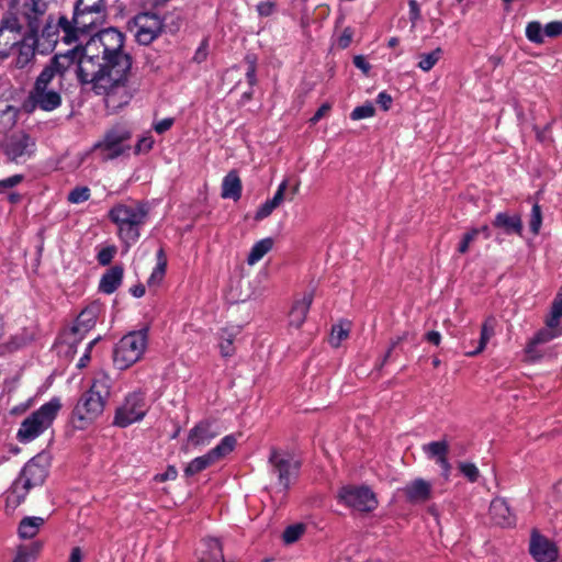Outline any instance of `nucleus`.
<instances>
[{
  "instance_id": "1",
  "label": "nucleus",
  "mask_w": 562,
  "mask_h": 562,
  "mask_svg": "<svg viewBox=\"0 0 562 562\" xmlns=\"http://www.w3.org/2000/svg\"><path fill=\"white\" fill-rule=\"evenodd\" d=\"M123 47L124 35L116 29H105L87 42L76 66L80 82L92 83L93 91L103 94L113 108L131 99L126 82L132 59Z\"/></svg>"
},
{
  "instance_id": "2",
  "label": "nucleus",
  "mask_w": 562,
  "mask_h": 562,
  "mask_svg": "<svg viewBox=\"0 0 562 562\" xmlns=\"http://www.w3.org/2000/svg\"><path fill=\"white\" fill-rule=\"evenodd\" d=\"M70 63L71 58L68 55L56 56L52 63L42 70L24 103V109L27 112H33L37 108L49 112L61 104V95L55 88L54 82L58 76L57 83L60 86L63 72Z\"/></svg>"
},
{
  "instance_id": "3",
  "label": "nucleus",
  "mask_w": 562,
  "mask_h": 562,
  "mask_svg": "<svg viewBox=\"0 0 562 562\" xmlns=\"http://www.w3.org/2000/svg\"><path fill=\"white\" fill-rule=\"evenodd\" d=\"M147 217L148 209L139 202L119 203L109 211V218L117 225L119 236L127 245L138 240Z\"/></svg>"
},
{
  "instance_id": "4",
  "label": "nucleus",
  "mask_w": 562,
  "mask_h": 562,
  "mask_svg": "<svg viewBox=\"0 0 562 562\" xmlns=\"http://www.w3.org/2000/svg\"><path fill=\"white\" fill-rule=\"evenodd\" d=\"M61 407L58 398H53L30 414L20 425L16 438L21 442H30L48 429Z\"/></svg>"
},
{
  "instance_id": "5",
  "label": "nucleus",
  "mask_w": 562,
  "mask_h": 562,
  "mask_svg": "<svg viewBox=\"0 0 562 562\" xmlns=\"http://www.w3.org/2000/svg\"><path fill=\"white\" fill-rule=\"evenodd\" d=\"M148 344V329L131 331L123 336L113 350V363L125 370L137 362L144 355Z\"/></svg>"
},
{
  "instance_id": "6",
  "label": "nucleus",
  "mask_w": 562,
  "mask_h": 562,
  "mask_svg": "<svg viewBox=\"0 0 562 562\" xmlns=\"http://www.w3.org/2000/svg\"><path fill=\"white\" fill-rule=\"evenodd\" d=\"M106 12L83 11L75 9L72 20L61 16L59 26L66 33V41L77 40L78 33H89L93 29L102 25L105 21Z\"/></svg>"
},
{
  "instance_id": "7",
  "label": "nucleus",
  "mask_w": 562,
  "mask_h": 562,
  "mask_svg": "<svg viewBox=\"0 0 562 562\" xmlns=\"http://www.w3.org/2000/svg\"><path fill=\"white\" fill-rule=\"evenodd\" d=\"M145 394L140 391L128 393L115 409L113 425L125 428L140 422L148 412Z\"/></svg>"
},
{
  "instance_id": "8",
  "label": "nucleus",
  "mask_w": 562,
  "mask_h": 562,
  "mask_svg": "<svg viewBox=\"0 0 562 562\" xmlns=\"http://www.w3.org/2000/svg\"><path fill=\"white\" fill-rule=\"evenodd\" d=\"M13 34V41H7L3 46H14L25 37H35L37 34H31L27 24L23 19V11L20 13V1L10 0L9 8L3 14L0 23V38L3 37L4 32Z\"/></svg>"
},
{
  "instance_id": "9",
  "label": "nucleus",
  "mask_w": 562,
  "mask_h": 562,
  "mask_svg": "<svg viewBox=\"0 0 562 562\" xmlns=\"http://www.w3.org/2000/svg\"><path fill=\"white\" fill-rule=\"evenodd\" d=\"M270 472L277 476L279 486L282 491L289 490L292 481L296 477L300 463L292 454L285 451L272 448L269 459Z\"/></svg>"
},
{
  "instance_id": "10",
  "label": "nucleus",
  "mask_w": 562,
  "mask_h": 562,
  "mask_svg": "<svg viewBox=\"0 0 562 562\" xmlns=\"http://www.w3.org/2000/svg\"><path fill=\"white\" fill-rule=\"evenodd\" d=\"M338 501L360 513H371L378 507V498L368 486L346 485L338 492Z\"/></svg>"
},
{
  "instance_id": "11",
  "label": "nucleus",
  "mask_w": 562,
  "mask_h": 562,
  "mask_svg": "<svg viewBox=\"0 0 562 562\" xmlns=\"http://www.w3.org/2000/svg\"><path fill=\"white\" fill-rule=\"evenodd\" d=\"M131 138V132L123 126H115L110 130L104 138L94 145V149L102 153L103 159H114L130 149L127 142Z\"/></svg>"
},
{
  "instance_id": "12",
  "label": "nucleus",
  "mask_w": 562,
  "mask_h": 562,
  "mask_svg": "<svg viewBox=\"0 0 562 562\" xmlns=\"http://www.w3.org/2000/svg\"><path fill=\"white\" fill-rule=\"evenodd\" d=\"M128 27L139 44L148 45L160 34L162 22L157 14L145 12L136 15Z\"/></svg>"
},
{
  "instance_id": "13",
  "label": "nucleus",
  "mask_w": 562,
  "mask_h": 562,
  "mask_svg": "<svg viewBox=\"0 0 562 562\" xmlns=\"http://www.w3.org/2000/svg\"><path fill=\"white\" fill-rule=\"evenodd\" d=\"M4 153L10 161L24 162L34 155L35 142L24 132L13 133L5 142Z\"/></svg>"
},
{
  "instance_id": "14",
  "label": "nucleus",
  "mask_w": 562,
  "mask_h": 562,
  "mask_svg": "<svg viewBox=\"0 0 562 562\" xmlns=\"http://www.w3.org/2000/svg\"><path fill=\"white\" fill-rule=\"evenodd\" d=\"M105 403L100 396H94L88 391L78 400L74 416L80 422L79 427L83 428L94 422L104 411Z\"/></svg>"
},
{
  "instance_id": "15",
  "label": "nucleus",
  "mask_w": 562,
  "mask_h": 562,
  "mask_svg": "<svg viewBox=\"0 0 562 562\" xmlns=\"http://www.w3.org/2000/svg\"><path fill=\"white\" fill-rule=\"evenodd\" d=\"M529 552L536 562H554L559 557L555 543L537 530L531 532Z\"/></svg>"
},
{
  "instance_id": "16",
  "label": "nucleus",
  "mask_w": 562,
  "mask_h": 562,
  "mask_svg": "<svg viewBox=\"0 0 562 562\" xmlns=\"http://www.w3.org/2000/svg\"><path fill=\"white\" fill-rule=\"evenodd\" d=\"M49 2L50 0H26L23 4V19L31 34L38 33Z\"/></svg>"
},
{
  "instance_id": "17",
  "label": "nucleus",
  "mask_w": 562,
  "mask_h": 562,
  "mask_svg": "<svg viewBox=\"0 0 562 562\" xmlns=\"http://www.w3.org/2000/svg\"><path fill=\"white\" fill-rule=\"evenodd\" d=\"M406 501L411 504H424L432 496V485L424 479H415L403 488Z\"/></svg>"
},
{
  "instance_id": "18",
  "label": "nucleus",
  "mask_w": 562,
  "mask_h": 562,
  "mask_svg": "<svg viewBox=\"0 0 562 562\" xmlns=\"http://www.w3.org/2000/svg\"><path fill=\"white\" fill-rule=\"evenodd\" d=\"M46 475V468L40 464L38 458H33L24 465L18 483L29 491L34 486L41 485L45 481Z\"/></svg>"
},
{
  "instance_id": "19",
  "label": "nucleus",
  "mask_w": 562,
  "mask_h": 562,
  "mask_svg": "<svg viewBox=\"0 0 562 562\" xmlns=\"http://www.w3.org/2000/svg\"><path fill=\"white\" fill-rule=\"evenodd\" d=\"M98 315L99 307L97 305H90L81 311L70 328V334L75 336L74 341L77 340L76 336H79V339H81L85 334L94 327Z\"/></svg>"
},
{
  "instance_id": "20",
  "label": "nucleus",
  "mask_w": 562,
  "mask_h": 562,
  "mask_svg": "<svg viewBox=\"0 0 562 562\" xmlns=\"http://www.w3.org/2000/svg\"><path fill=\"white\" fill-rule=\"evenodd\" d=\"M218 435L211 422L204 420L195 425L189 432L188 445L193 447L205 446Z\"/></svg>"
},
{
  "instance_id": "21",
  "label": "nucleus",
  "mask_w": 562,
  "mask_h": 562,
  "mask_svg": "<svg viewBox=\"0 0 562 562\" xmlns=\"http://www.w3.org/2000/svg\"><path fill=\"white\" fill-rule=\"evenodd\" d=\"M490 515L492 520L502 527H510L516 522V517L504 498L497 497L491 502Z\"/></svg>"
},
{
  "instance_id": "22",
  "label": "nucleus",
  "mask_w": 562,
  "mask_h": 562,
  "mask_svg": "<svg viewBox=\"0 0 562 562\" xmlns=\"http://www.w3.org/2000/svg\"><path fill=\"white\" fill-rule=\"evenodd\" d=\"M313 291L303 294L302 299L296 300L289 314V323L295 328H300L306 319L307 313L313 303Z\"/></svg>"
},
{
  "instance_id": "23",
  "label": "nucleus",
  "mask_w": 562,
  "mask_h": 562,
  "mask_svg": "<svg viewBox=\"0 0 562 562\" xmlns=\"http://www.w3.org/2000/svg\"><path fill=\"white\" fill-rule=\"evenodd\" d=\"M493 226L502 229L507 235H521L522 232V221L518 214L509 215L505 212L497 213L493 221Z\"/></svg>"
},
{
  "instance_id": "24",
  "label": "nucleus",
  "mask_w": 562,
  "mask_h": 562,
  "mask_svg": "<svg viewBox=\"0 0 562 562\" xmlns=\"http://www.w3.org/2000/svg\"><path fill=\"white\" fill-rule=\"evenodd\" d=\"M124 269L113 266L101 277L99 290L105 294H112L122 283Z\"/></svg>"
},
{
  "instance_id": "25",
  "label": "nucleus",
  "mask_w": 562,
  "mask_h": 562,
  "mask_svg": "<svg viewBox=\"0 0 562 562\" xmlns=\"http://www.w3.org/2000/svg\"><path fill=\"white\" fill-rule=\"evenodd\" d=\"M112 389V379L104 371H99L95 373L92 385L88 390L94 396H100L101 400L106 403L111 395Z\"/></svg>"
},
{
  "instance_id": "26",
  "label": "nucleus",
  "mask_w": 562,
  "mask_h": 562,
  "mask_svg": "<svg viewBox=\"0 0 562 562\" xmlns=\"http://www.w3.org/2000/svg\"><path fill=\"white\" fill-rule=\"evenodd\" d=\"M241 195V181L236 172H228L222 183V198L237 201Z\"/></svg>"
},
{
  "instance_id": "27",
  "label": "nucleus",
  "mask_w": 562,
  "mask_h": 562,
  "mask_svg": "<svg viewBox=\"0 0 562 562\" xmlns=\"http://www.w3.org/2000/svg\"><path fill=\"white\" fill-rule=\"evenodd\" d=\"M45 520L42 517L37 516H31V517H24L18 528V532L20 538L22 539H32L34 538L41 527L44 525Z\"/></svg>"
},
{
  "instance_id": "28",
  "label": "nucleus",
  "mask_w": 562,
  "mask_h": 562,
  "mask_svg": "<svg viewBox=\"0 0 562 562\" xmlns=\"http://www.w3.org/2000/svg\"><path fill=\"white\" fill-rule=\"evenodd\" d=\"M273 247V239L267 237L257 241L250 249L247 257V263L249 266L256 265L260 261Z\"/></svg>"
},
{
  "instance_id": "29",
  "label": "nucleus",
  "mask_w": 562,
  "mask_h": 562,
  "mask_svg": "<svg viewBox=\"0 0 562 562\" xmlns=\"http://www.w3.org/2000/svg\"><path fill=\"white\" fill-rule=\"evenodd\" d=\"M495 324H496V321L494 317H488L485 319V322L482 325L481 337L479 340L477 348L475 350L467 352V356L474 357V356L481 353L485 349L487 342L494 336Z\"/></svg>"
},
{
  "instance_id": "30",
  "label": "nucleus",
  "mask_w": 562,
  "mask_h": 562,
  "mask_svg": "<svg viewBox=\"0 0 562 562\" xmlns=\"http://www.w3.org/2000/svg\"><path fill=\"white\" fill-rule=\"evenodd\" d=\"M206 551L200 558V562H224L222 544L216 538L205 540Z\"/></svg>"
},
{
  "instance_id": "31",
  "label": "nucleus",
  "mask_w": 562,
  "mask_h": 562,
  "mask_svg": "<svg viewBox=\"0 0 562 562\" xmlns=\"http://www.w3.org/2000/svg\"><path fill=\"white\" fill-rule=\"evenodd\" d=\"M422 449L428 459L438 462L445 456H448L449 443L446 439H442L439 441H431L426 443L422 447Z\"/></svg>"
},
{
  "instance_id": "32",
  "label": "nucleus",
  "mask_w": 562,
  "mask_h": 562,
  "mask_svg": "<svg viewBox=\"0 0 562 562\" xmlns=\"http://www.w3.org/2000/svg\"><path fill=\"white\" fill-rule=\"evenodd\" d=\"M43 543L35 541L30 546H22L19 548L13 562H33L40 554Z\"/></svg>"
},
{
  "instance_id": "33",
  "label": "nucleus",
  "mask_w": 562,
  "mask_h": 562,
  "mask_svg": "<svg viewBox=\"0 0 562 562\" xmlns=\"http://www.w3.org/2000/svg\"><path fill=\"white\" fill-rule=\"evenodd\" d=\"M215 462L214 458L207 452L204 456L193 459L184 469L187 476H193L201 471L205 470Z\"/></svg>"
},
{
  "instance_id": "34",
  "label": "nucleus",
  "mask_w": 562,
  "mask_h": 562,
  "mask_svg": "<svg viewBox=\"0 0 562 562\" xmlns=\"http://www.w3.org/2000/svg\"><path fill=\"white\" fill-rule=\"evenodd\" d=\"M167 260L162 249L157 252V265L154 268L150 277L147 280L149 286H156L160 284L166 273Z\"/></svg>"
},
{
  "instance_id": "35",
  "label": "nucleus",
  "mask_w": 562,
  "mask_h": 562,
  "mask_svg": "<svg viewBox=\"0 0 562 562\" xmlns=\"http://www.w3.org/2000/svg\"><path fill=\"white\" fill-rule=\"evenodd\" d=\"M236 446V438L233 435L225 436L221 442L210 450L209 452L214 458L215 461L220 460L221 458L225 457L229 452L234 450Z\"/></svg>"
},
{
  "instance_id": "36",
  "label": "nucleus",
  "mask_w": 562,
  "mask_h": 562,
  "mask_svg": "<svg viewBox=\"0 0 562 562\" xmlns=\"http://www.w3.org/2000/svg\"><path fill=\"white\" fill-rule=\"evenodd\" d=\"M443 55V50L440 47L436 49L419 55L418 68L423 71H429L434 68V66L440 60Z\"/></svg>"
},
{
  "instance_id": "37",
  "label": "nucleus",
  "mask_w": 562,
  "mask_h": 562,
  "mask_svg": "<svg viewBox=\"0 0 562 562\" xmlns=\"http://www.w3.org/2000/svg\"><path fill=\"white\" fill-rule=\"evenodd\" d=\"M350 331L349 323H339L333 326L329 341L331 346L338 347L342 340L347 339Z\"/></svg>"
},
{
  "instance_id": "38",
  "label": "nucleus",
  "mask_w": 562,
  "mask_h": 562,
  "mask_svg": "<svg viewBox=\"0 0 562 562\" xmlns=\"http://www.w3.org/2000/svg\"><path fill=\"white\" fill-rule=\"evenodd\" d=\"M543 29L538 21L529 22L526 26V37L535 44H542L544 42Z\"/></svg>"
},
{
  "instance_id": "39",
  "label": "nucleus",
  "mask_w": 562,
  "mask_h": 562,
  "mask_svg": "<svg viewBox=\"0 0 562 562\" xmlns=\"http://www.w3.org/2000/svg\"><path fill=\"white\" fill-rule=\"evenodd\" d=\"M90 196H91L90 189L86 186H81V187L74 188L68 193L67 200L71 204H80V203L88 201L90 199Z\"/></svg>"
},
{
  "instance_id": "40",
  "label": "nucleus",
  "mask_w": 562,
  "mask_h": 562,
  "mask_svg": "<svg viewBox=\"0 0 562 562\" xmlns=\"http://www.w3.org/2000/svg\"><path fill=\"white\" fill-rule=\"evenodd\" d=\"M562 317V292L554 299L551 307L550 318L547 321L548 327H555Z\"/></svg>"
},
{
  "instance_id": "41",
  "label": "nucleus",
  "mask_w": 562,
  "mask_h": 562,
  "mask_svg": "<svg viewBox=\"0 0 562 562\" xmlns=\"http://www.w3.org/2000/svg\"><path fill=\"white\" fill-rule=\"evenodd\" d=\"M375 113V109L371 103H366L363 105L357 106L350 113V119L353 121H359L362 119L372 117Z\"/></svg>"
},
{
  "instance_id": "42",
  "label": "nucleus",
  "mask_w": 562,
  "mask_h": 562,
  "mask_svg": "<svg viewBox=\"0 0 562 562\" xmlns=\"http://www.w3.org/2000/svg\"><path fill=\"white\" fill-rule=\"evenodd\" d=\"M75 9L83 11H102L105 12L103 0H78Z\"/></svg>"
},
{
  "instance_id": "43",
  "label": "nucleus",
  "mask_w": 562,
  "mask_h": 562,
  "mask_svg": "<svg viewBox=\"0 0 562 562\" xmlns=\"http://www.w3.org/2000/svg\"><path fill=\"white\" fill-rule=\"evenodd\" d=\"M304 532L303 525L289 526L283 532V541L288 544L293 543L300 539Z\"/></svg>"
},
{
  "instance_id": "44",
  "label": "nucleus",
  "mask_w": 562,
  "mask_h": 562,
  "mask_svg": "<svg viewBox=\"0 0 562 562\" xmlns=\"http://www.w3.org/2000/svg\"><path fill=\"white\" fill-rule=\"evenodd\" d=\"M24 175L16 173L0 180V194H4L8 192V190L18 187L24 181Z\"/></svg>"
},
{
  "instance_id": "45",
  "label": "nucleus",
  "mask_w": 562,
  "mask_h": 562,
  "mask_svg": "<svg viewBox=\"0 0 562 562\" xmlns=\"http://www.w3.org/2000/svg\"><path fill=\"white\" fill-rule=\"evenodd\" d=\"M460 472L470 481L476 482L480 476V471L474 463L471 462H460L459 463Z\"/></svg>"
},
{
  "instance_id": "46",
  "label": "nucleus",
  "mask_w": 562,
  "mask_h": 562,
  "mask_svg": "<svg viewBox=\"0 0 562 562\" xmlns=\"http://www.w3.org/2000/svg\"><path fill=\"white\" fill-rule=\"evenodd\" d=\"M541 224H542V213H541V209L539 206V204H533L532 209H531V214H530V221H529V226H530V231L537 235L541 228Z\"/></svg>"
},
{
  "instance_id": "47",
  "label": "nucleus",
  "mask_w": 562,
  "mask_h": 562,
  "mask_svg": "<svg viewBox=\"0 0 562 562\" xmlns=\"http://www.w3.org/2000/svg\"><path fill=\"white\" fill-rule=\"evenodd\" d=\"M234 337L233 335H228L227 337H225L224 335L221 336V341L218 344V347H220V351H221V355L223 357H232L234 353H235V348H234Z\"/></svg>"
},
{
  "instance_id": "48",
  "label": "nucleus",
  "mask_w": 562,
  "mask_h": 562,
  "mask_svg": "<svg viewBox=\"0 0 562 562\" xmlns=\"http://www.w3.org/2000/svg\"><path fill=\"white\" fill-rule=\"evenodd\" d=\"M480 234V231L477 228H473L470 232L465 233L463 235L462 240L459 244L458 251L460 254H465L470 245L476 239L477 235Z\"/></svg>"
},
{
  "instance_id": "49",
  "label": "nucleus",
  "mask_w": 562,
  "mask_h": 562,
  "mask_svg": "<svg viewBox=\"0 0 562 562\" xmlns=\"http://www.w3.org/2000/svg\"><path fill=\"white\" fill-rule=\"evenodd\" d=\"M553 329H554V327H548V328L541 329L532 337V339L538 345L549 342L551 339H553L555 337Z\"/></svg>"
},
{
  "instance_id": "50",
  "label": "nucleus",
  "mask_w": 562,
  "mask_h": 562,
  "mask_svg": "<svg viewBox=\"0 0 562 562\" xmlns=\"http://www.w3.org/2000/svg\"><path fill=\"white\" fill-rule=\"evenodd\" d=\"M116 249L114 246L102 248L97 256L99 263L102 266L109 265L112 261Z\"/></svg>"
},
{
  "instance_id": "51",
  "label": "nucleus",
  "mask_w": 562,
  "mask_h": 562,
  "mask_svg": "<svg viewBox=\"0 0 562 562\" xmlns=\"http://www.w3.org/2000/svg\"><path fill=\"white\" fill-rule=\"evenodd\" d=\"M290 179H284L278 187L272 199H270L274 205L279 206L283 200L285 199V192L289 188Z\"/></svg>"
},
{
  "instance_id": "52",
  "label": "nucleus",
  "mask_w": 562,
  "mask_h": 562,
  "mask_svg": "<svg viewBox=\"0 0 562 562\" xmlns=\"http://www.w3.org/2000/svg\"><path fill=\"white\" fill-rule=\"evenodd\" d=\"M278 206L271 200H267L258 210L255 220L261 221L268 217Z\"/></svg>"
},
{
  "instance_id": "53",
  "label": "nucleus",
  "mask_w": 562,
  "mask_h": 562,
  "mask_svg": "<svg viewBox=\"0 0 562 562\" xmlns=\"http://www.w3.org/2000/svg\"><path fill=\"white\" fill-rule=\"evenodd\" d=\"M538 344L531 338V340L527 344L525 353L526 358L529 361H537L542 357V352L538 350Z\"/></svg>"
},
{
  "instance_id": "54",
  "label": "nucleus",
  "mask_w": 562,
  "mask_h": 562,
  "mask_svg": "<svg viewBox=\"0 0 562 562\" xmlns=\"http://www.w3.org/2000/svg\"><path fill=\"white\" fill-rule=\"evenodd\" d=\"M544 35L548 37H557L562 34V22L561 21H552L549 22L544 29Z\"/></svg>"
},
{
  "instance_id": "55",
  "label": "nucleus",
  "mask_w": 562,
  "mask_h": 562,
  "mask_svg": "<svg viewBox=\"0 0 562 562\" xmlns=\"http://www.w3.org/2000/svg\"><path fill=\"white\" fill-rule=\"evenodd\" d=\"M207 47L209 43L207 40L202 41L201 45L198 47V49L194 53L193 60L198 64L203 63L207 57Z\"/></svg>"
},
{
  "instance_id": "56",
  "label": "nucleus",
  "mask_w": 562,
  "mask_h": 562,
  "mask_svg": "<svg viewBox=\"0 0 562 562\" xmlns=\"http://www.w3.org/2000/svg\"><path fill=\"white\" fill-rule=\"evenodd\" d=\"M248 63V68L246 71V78L250 86L256 85L257 78H256V61L255 59L250 58L249 56L246 58Z\"/></svg>"
},
{
  "instance_id": "57",
  "label": "nucleus",
  "mask_w": 562,
  "mask_h": 562,
  "mask_svg": "<svg viewBox=\"0 0 562 562\" xmlns=\"http://www.w3.org/2000/svg\"><path fill=\"white\" fill-rule=\"evenodd\" d=\"M154 145V138L151 136L142 137L136 145V153H147Z\"/></svg>"
},
{
  "instance_id": "58",
  "label": "nucleus",
  "mask_w": 562,
  "mask_h": 562,
  "mask_svg": "<svg viewBox=\"0 0 562 562\" xmlns=\"http://www.w3.org/2000/svg\"><path fill=\"white\" fill-rule=\"evenodd\" d=\"M409 7V20L413 25L417 23V21L420 19V8L416 0H409L408 1Z\"/></svg>"
},
{
  "instance_id": "59",
  "label": "nucleus",
  "mask_w": 562,
  "mask_h": 562,
  "mask_svg": "<svg viewBox=\"0 0 562 562\" xmlns=\"http://www.w3.org/2000/svg\"><path fill=\"white\" fill-rule=\"evenodd\" d=\"M274 10V3L271 1H262L257 5V11L261 16H269Z\"/></svg>"
},
{
  "instance_id": "60",
  "label": "nucleus",
  "mask_w": 562,
  "mask_h": 562,
  "mask_svg": "<svg viewBox=\"0 0 562 562\" xmlns=\"http://www.w3.org/2000/svg\"><path fill=\"white\" fill-rule=\"evenodd\" d=\"M97 339H93L92 341H90L86 348V352L83 353V356L79 359L78 363H77V367L82 369L85 367H87L88 362L90 361V352H91V349L92 347L94 346Z\"/></svg>"
},
{
  "instance_id": "61",
  "label": "nucleus",
  "mask_w": 562,
  "mask_h": 562,
  "mask_svg": "<svg viewBox=\"0 0 562 562\" xmlns=\"http://www.w3.org/2000/svg\"><path fill=\"white\" fill-rule=\"evenodd\" d=\"M376 102L381 105L384 111H387L392 104V98L386 92H380L376 98Z\"/></svg>"
},
{
  "instance_id": "62",
  "label": "nucleus",
  "mask_w": 562,
  "mask_h": 562,
  "mask_svg": "<svg viewBox=\"0 0 562 562\" xmlns=\"http://www.w3.org/2000/svg\"><path fill=\"white\" fill-rule=\"evenodd\" d=\"M172 124L173 120L168 117L156 123L154 128L158 134H162L166 131H168L172 126Z\"/></svg>"
},
{
  "instance_id": "63",
  "label": "nucleus",
  "mask_w": 562,
  "mask_h": 562,
  "mask_svg": "<svg viewBox=\"0 0 562 562\" xmlns=\"http://www.w3.org/2000/svg\"><path fill=\"white\" fill-rule=\"evenodd\" d=\"M352 41V31L350 29H345L341 36L339 37L338 44L341 48H346Z\"/></svg>"
},
{
  "instance_id": "64",
  "label": "nucleus",
  "mask_w": 562,
  "mask_h": 562,
  "mask_svg": "<svg viewBox=\"0 0 562 562\" xmlns=\"http://www.w3.org/2000/svg\"><path fill=\"white\" fill-rule=\"evenodd\" d=\"M330 110V105L328 103H324L321 108L315 112V114L311 117V123H317L323 116H325Z\"/></svg>"
}]
</instances>
